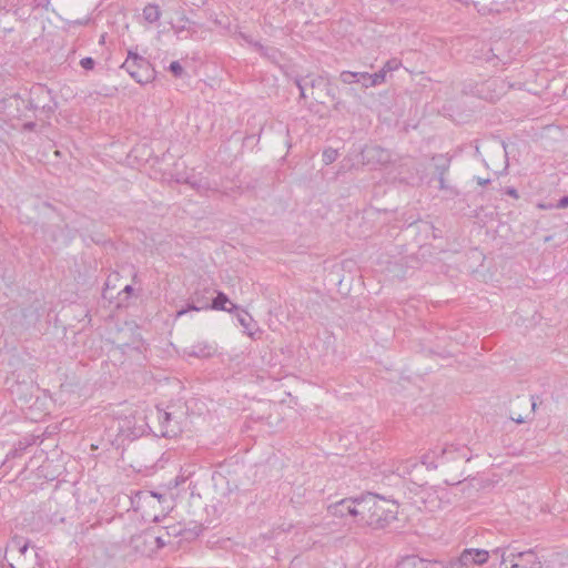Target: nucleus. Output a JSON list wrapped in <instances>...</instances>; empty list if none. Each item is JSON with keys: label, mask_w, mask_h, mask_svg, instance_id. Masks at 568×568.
Wrapping results in <instances>:
<instances>
[{"label": "nucleus", "mask_w": 568, "mask_h": 568, "mask_svg": "<svg viewBox=\"0 0 568 568\" xmlns=\"http://www.w3.org/2000/svg\"><path fill=\"white\" fill-rule=\"evenodd\" d=\"M397 506L375 494L359 497V517L357 524L373 529H384L396 519Z\"/></svg>", "instance_id": "nucleus-1"}, {"label": "nucleus", "mask_w": 568, "mask_h": 568, "mask_svg": "<svg viewBox=\"0 0 568 568\" xmlns=\"http://www.w3.org/2000/svg\"><path fill=\"white\" fill-rule=\"evenodd\" d=\"M121 69L125 70L140 84L150 83L155 78V70L151 63L131 51L128 59L122 63Z\"/></svg>", "instance_id": "nucleus-2"}, {"label": "nucleus", "mask_w": 568, "mask_h": 568, "mask_svg": "<svg viewBox=\"0 0 568 568\" xmlns=\"http://www.w3.org/2000/svg\"><path fill=\"white\" fill-rule=\"evenodd\" d=\"M470 458L471 455L466 446L449 445L440 450V455L436 457V462H428V456H424L423 464L426 465L427 468H437L450 462L467 463Z\"/></svg>", "instance_id": "nucleus-3"}, {"label": "nucleus", "mask_w": 568, "mask_h": 568, "mask_svg": "<svg viewBox=\"0 0 568 568\" xmlns=\"http://www.w3.org/2000/svg\"><path fill=\"white\" fill-rule=\"evenodd\" d=\"M7 554H9L12 560L9 562L11 568H34L37 554L29 550L28 542L22 544L20 540H13Z\"/></svg>", "instance_id": "nucleus-4"}, {"label": "nucleus", "mask_w": 568, "mask_h": 568, "mask_svg": "<svg viewBox=\"0 0 568 568\" xmlns=\"http://www.w3.org/2000/svg\"><path fill=\"white\" fill-rule=\"evenodd\" d=\"M29 104L34 111L39 110L44 113H52L55 106L51 91L42 84L32 87L30 90Z\"/></svg>", "instance_id": "nucleus-5"}, {"label": "nucleus", "mask_w": 568, "mask_h": 568, "mask_svg": "<svg viewBox=\"0 0 568 568\" xmlns=\"http://www.w3.org/2000/svg\"><path fill=\"white\" fill-rule=\"evenodd\" d=\"M328 513L338 518L351 516L357 523L359 517V497L345 498L328 506Z\"/></svg>", "instance_id": "nucleus-6"}, {"label": "nucleus", "mask_w": 568, "mask_h": 568, "mask_svg": "<svg viewBox=\"0 0 568 568\" xmlns=\"http://www.w3.org/2000/svg\"><path fill=\"white\" fill-rule=\"evenodd\" d=\"M509 567L506 568H541V562L532 550L509 552Z\"/></svg>", "instance_id": "nucleus-7"}, {"label": "nucleus", "mask_w": 568, "mask_h": 568, "mask_svg": "<svg viewBox=\"0 0 568 568\" xmlns=\"http://www.w3.org/2000/svg\"><path fill=\"white\" fill-rule=\"evenodd\" d=\"M146 424L142 418L128 417L119 422L120 435L125 439H135L145 432Z\"/></svg>", "instance_id": "nucleus-8"}, {"label": "nucleus", "mask_w": 568, "mask_h": 568, "mask_svg": "<svg viewBox=\"0 0 568 568\" xmlns=\"http://www.w3.org/2000/svg\"><path fill=\"white\" fill-rule=\"evenodd\" d=\"M490 554L488 550L478 548H466L462 551L460 556L456 558L458 562L466 567L470 565H484L488 561Z\"/></svg>", "instance_id": "nucleus-9"}, {"label": "nucleus", "mask_w": 568, "mask_h": 568, "mask_svg": "<svg viewBox=\"0 0 568 568\" xmlns=\"http://www.w3.org/2000/svg\"><path fill=\"white\" fill-rule=\"evenodd\" d=\"M158 419L161 426L162 436L175 437L181 432L179 422L174 419L171 413L159 410Z\"/></svg>", "instance_id": "nucleus-10"}, {"label": "nucleus", "mask_w": 568, "mask_h": 568, "mask_svg": "<svg viewBox=\"0 0 568 568\" xmlns=\"http://www.w3.org/2000/svg\"><path fill=\"white\" fill-rule=\"evenodd\" d=\"M216 346L207 341H199L184 348V354L196 358H206L214 355Z\"/></svg>", "instance_id": "nucleus-11"}, {"label": "nucleus", "mask_w": 568, "mask_h": 568, "mask_svg": "<svg viewBox=\"0 0 568 568\" xmlns=\"http://www.w3.org/2000/svg\"><path fill=\"white\" fill-rule=\"evenodd\" d=\"M397 568H443V561L428 560L412 555L404 557L397 565Z\"/></svg>", "instance_id": "nucleus-12"}, {"label": "nucleus", "mask_w": 568, "mask_h": 568, "mask_svg": "<svg viewBox=\"0 0 568 568\" xmlns=\"http://www.w3.org/2000/svg\"><path fill=\"white\" fill-rule=\"evenodd\" d=\"M363 158L367 163L384 164L389 161V153L385 149L373 145L363 150Z\"/></svg>", "instance_id": "nucleus-13"}, {"label": "nucleus", "mask_w": 568, "mask_h": 568, "mask_svg": "<svg viewBox=\"0 0 568 568\" xmlns=\"http://www.w3.org/2000/svg\"><path fill=\"white\" fill-rule=\"evenodd\" d=\"M206 293H210L209 288H205L204 291H195L191 297V303L187 304V310L195 312L211 310V303H209Z\"/></svg>", "instance_id": "nucleus-14"}, {"label": "nucleus", "mask_w": 568, "mask_h": 568, "mask_svg": "<svg viewBox=\"0 0 568 568\" xmlns=\"http://www.w3.org/2000/svg\"><path fill=\"white\" fill-rule=\"evenodd\" d=\"M385 82V69L374 74L367 72H357V83H362L364 88L376 87Z\"/></svg>", "instance_id": "nucleus-15"}, {"label": "nucleus", "mask_w": 568, "mask_h": 568, "mask_svg": "<svg viewBox=\"0 0 568 568\" xmlns=\"http://www.w3.org/2000/svg\"><path fill=\"white\" fill-rule=\"evenodd\" d=\"M211 310L233 313L239 310V306L233 304L225 293L217 292L216 296L212 300Z\"/></svg>", "instance_id": "nucleus-16"}, {"label": "nucleus", "mask_w": 568, "mask_h": 568, "mask_svg": "<svg viewBox=\"0 0 568 568\" xmlns=\"http://www.w3.org/2000/svg\"><path fill=\"white\" fill-rule=\"evenodd\" d=\"M250 43L254 47V49L264 58L268 59L270 61L277 63L278 59L281 57V52L273 47H265L260 42H253L250 41Z\"/></svg>", "instance_id": "nucleus-17"}, {"label": "nucleus", "mask_w": 568, "mask_h": 568, "mask_svg": "<svg viewBox=\"0 0 568 568\" xmlns=\"http://www.w3.org/2000/svg\"><path fill=\"white\" fill-rule=\"evenodd\" d=\"M143 17L150 23L159 21L161 18V11L159 6L154 3L146 4L143 9Z\"/></svg>", "instance_id": "nucleus-18"}, {"label": "nucleus", "mask_w": 568, "mask_h": 568, "mask_svg": "<svg viewBox=\"0 0 568 568\" xmlns=\"http://www.w3.org/2000/svg\"><path fill=\"white\" fill-rule=\"evenodd\" d=\"M523 400L525 402V404L530 405V410L525 417H523L521 415H516V414L511 413L510 418H511V420H514L517 424H523L526 420H528L529 416L534 413V410L536 408V402L532 396L529 399L524 398Z\"/></svg>", "instance_id": "nucleus-19"}, {"label": "nucleus", "mask_w": 568, "mask_h": 568, "mask_svg": "<svg viewBox=\"0 0 568 568\" xmlns=\"http://www.w3.org/2000/svg\"><path fill=\"white\" fill-rule=\"evenodd\" d=\"M474 6L480 14H487V13L500 11L498 2H491L489 6L481 4L480 2H474Z\"/></svg>", "instance_id": "nucleus-20"}, {"label": "nucleus", "mask_w": 568, "mask_h": 568, "mask_svg": "<svg viewBox=\"0 0 568 568\" xmlns=\"http://www.w3.org/2000/svg\"><path fill=\"white\" fill-rule=\"evenodd\" d=\"M338 158V152L336 149L333 148H326L323 151L322 159L325 165H329L333 162H335Z\"/></svg>", "instance_id": "nucleus-21"}, {"label": "nucleus", "mask_w": 568, "mask_h": 568, "mask_svg": "<svg viewBox=\"0 0 568 568\" xmlns=\"http://www.w3.org/2000/svg\"><path fill=\"white\" fill-rule=\"evenodd\" d=\"M507 550H508V548L497 547V548L493 549L491 551H489V554H490V557L499 558L500 564H507L508 562Z\"/></svg>", "instance_id": "nucleus-22"}, {"label": "nucleus", "mask_w": 568, "mask_h": 568, "mask_svg": "<svg viewBox=\"0 0 568 568\" xmlns=\"http://www.w3.org/2000/svg\"><path fill=\"white\" fill-rule=\"evenodd\" d=\"M339 79L343 83L346 84L357 83V72L343 71L339 75Z\"/></svg>", "instance_id": "nucleus-23"}, {"label": "nucleus", "mask_w": 568, "mask_h": 568, "mask_svg": "<svg viewBox=\"0 0 568 568\" xmlns=\"http://www.w3.org/2000/svg\"><path fill=\"white\" fill-rule=\"evenodd\" d=\"M239 323L246 329H250V326L253 322L251 315L246 312L239 313L236 315Z\"/></svg>", "instance_id": "nucleus-24"}, {"label": "nucleus", "mask_w": 568, "mask_h": 568, "mask_svg": "<svg viewBox=\"0 0 568 568\" xmlns=\"http://www.w3.org/2000/svg\"><path fill=\"white\" fill-rule=\"evenodd\" d=\"M169 70L175 78H181L184 73V69L179 61L171 62L169 65Z\"/></svg>", "instance_id": "nucleus-25"}, {"label": "nucleus", "mask_w": 568, "mask_h": 568, "mask_svg": "<svg viewBox=\"0 0 568 568\" xmlns=\"http://www.w3.org/2000/svg\"><path fill=\"white\" fill-rule=\"evenodd\" d=\"M80 65L84 69V70H92L95 65V61L90 58V57H85L83 59L80 60Z\"/></svg>", "instance_id": "nucleus-26"}, {"label": "nucleus", "mask_w": 568, "mask_h": 568, "mask_svg": "<svg viewBox=\"0 0 568 568\" xmlns=\"http://www.w3.org/2000/svg\"><path fill=\"white\" fill-rule=\"evenodd\" d=\"M400 65V62L397 59H392L385 63V65L382 69H385V73L388 71L397 70Z\"/></svg>", "instance_id": "nucleus-27"}, {"label": "nucleus", "mask_w": 568, "mask_h": 568, "mask_svg": "<svg viewBox=\"0 0 568 568\" xmlns=\"http://www.w3.org/2000/svg\"><path fill=\"white\" fill-rule=\"evenodd\" d=\"M447 170H448V164L443 163V172H440V175L438 176V183H439L440 190L447 189L446 181H445V173L447 172Z\"/></svg>", "instance_id": "nucleus-28"}, {"label": "nucleus", "mask_w": 568, "mask_h": 568, "mask_svg": "<svg viewBox=\"0 0 568 568\" xmlns=\"http://www.w3.org/2000/svg\"><path fill=\"white\" fill-rule=\"evenodd\" d=\"M443 568H468L455 559L449 560L447 564L443 562Z\"/></svg>", "instance_id": "nucleus-29"}, {"label": "nucleus", "mask_w": 568, "mask_h": 568, "mask_svg": "<svg viewBox=\"0 0 568 568\" xmlns=\"http://www.w3.org/2000/svg\"><path fill=\"white\" fill-rule=\"evenodd\" d=\"M504 192H505V194H507L514 199H519L518 191L513 186H507Z\"/></svg>", "instance_id": "nucleus-30"}, {"label": "nucleus", "mask_w": 568, "mask_h": 568, "mask_svg": "<svg viewBox=\"0 0 568 568\" xmlns=\"http://www.w3.org/2000/svg\"><path fill=\"white\" fill-rule=\"evenodd\" d=\"M557 207H558V209H566V207H568V195L562 196V197L558 201V203H557Z\"/></svg>", "instance_id": "nucleus-31"}, {"label": "nucleus", "mask_w": 568, "mask_h": 568, "mask_svg": "<svg viewBox=\"0 0 568 568\" xmlns=\"http://www.w3.org/2000/svg\"><path fill=\"white\" fill-rule=\"evenodd\" d=\"M296 85H297V88L300 89V97H301L302 99H305V98H306V95H305V87L302 84V80H298V79H297V80H296Z\"/></svg>", "instance_id": "nucleus-32"}, {"label": "nucleus", "mask_w": 568, "mask_h": 568, "mask_svg": "<svg viewBox=\"0 0 568 568\" xmlns=\"http://www.w3.org/2000/svg\"><path fill=\"white\" fill-rule=\"evenodd\" d=\"M476 182L478 185L485 186L490 183V179H483V178L477 176Z\"/></svg>", "instance_id": "nucleus-33"}, {"label": "nucleus", "mask_w": 568, "mask_h": 568, "mask_svg": "<svg viewBox=\"0 0 568 568\" xmlns=\"http://www.w3.org/2000/svg\"><path fill=\"white\" fill-rule=\"evenodd\" d=\"M189 311H190V310H187V306H186L185 308H182V310L178 311V313H176V318H178V317L183 316V315H184V314H186Z\"/></svg>", "instance_id": "nucleus-34"}, {"label": "nucleus", "mask_w": 568, "mask_h": 568, "mask_svg": "<svg viewBox=\"0 0 568 568\" xmlns=\"http://www.w3.org/2000/svg\"><path fill=\"white\" fill-rule=\"evenodd\" d=\"M123 292L126 293V294H131L133 292V287L131 285H126L124 288H123Z\"/></svg>", "instance_id": "nucleus-35"}, {"label": "nucleus", "mask_w": 568, "mask_h": 568, "mask_svg": "<svg viewBox=\"0 0 568 568\" xmlns=\"http://www.w3.org/2000/svg\"><path fill=\"white\" fill-rule=\"evenodd\" d=\"M151 496L158 498L159 500L163 497L162 495L154 491L151 493Z\"/></svg>", "instance_id": "nucleus-36"}, {"label": "nucleus", "mask_w": 568, "mask_h": 568, "mask_svg": "<svg viewBox=\"0 0 568 568\" xmlns=\"http://www.w3.org/2000/svg\"><path fill=\"white\" fill-rule=\"evenodd\" d=\"M436 170H437V172H438V176H439V175H440V172H443V164H440V165H439V164H438V165H436Z\"/></svg>", "instance_id": "nucleus-37"}, {"label": "nucleus", "mask_w": 568, "mask_h": 568, "mask_svg": "<svg viewBox=\"0 0 568 568\" xmlns=\"http://www.w3.org/2000/svg\"><path fill=\"white\" fill-rule=\"evenodd\" d=\"M460 481H462L460 479H457L456 481H453V483H449L448 480H446L447 484H452V485L459 484Z\"/></svg>", "instance_id": "nucleus-38"}, {"label": "nucleus", "mask_w": 568, "mask_h": 568, "mask_svg": "<svg viewBox=\"0 0 568 568\" xmlns=\"http://www.w3.org/2000/svg\"><path fill=\"white\" fill-rule=\"evenodd\" d=\"M459 1L465 3V4H468L470 2V0H459Z\"/></svg>", "instance_id": "nucleus-39"}]
</instances>
